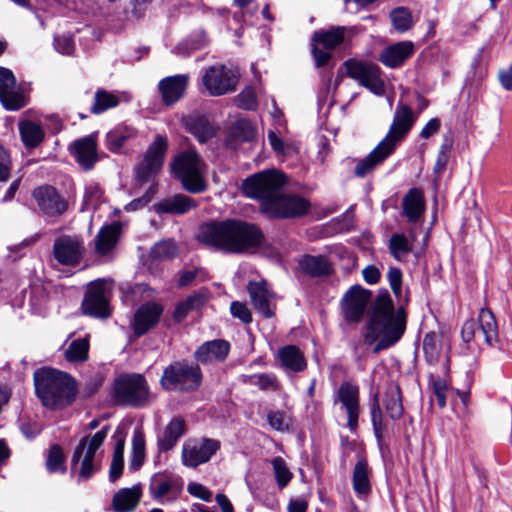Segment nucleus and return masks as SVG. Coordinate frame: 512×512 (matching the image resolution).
<instances>
[{
    "instance_id": "f257e3e1",
    "label": "nucleus",
    "mask_w": 512,
    "mask_h": 512,
    "mask_svg": "<svg viewBox=\"0 0 512 512\" xmlns=\"http://www.w3.org/2000/svg\"><path fill=\"white\" fill-rule=\"evenodd\" d=\"M341 308L344 318L353 323L359 322L367 312L364 342L372 345L378 341L375 352L396 344L406 330V307L402 303L395 307L387 291L372 299L370 290H347Z\"/></svg>"
},
{
    "instance_id": "f03ea898",
    "label": "nucleus",
    "mask_w": 512,
    "mask_h": 512,
    "mask_svg": "<svg viewBox=\"0 0 512 512\" xmlns=\"http://www.w3.org/2000/svg\"><path fill=\"white\" fill-rule=\"evenodd\" d=\"M285 183L284 174L266 170L246 178L242 191L247 197L258 200L262 211L270 216L290 218L305 214L309 203L299 196L284 194L282 188Z\"/></svg>"
},
{
    "instance_id": "7ed1b4c3",
    "label": "nucleus",
    "mask_w": 512,
    "mask_h": 512,
    "mask_svg": "<svg viewBox=\"0 0 512 512\" xmlns=\"http://www.w3.org/2000/svg\"><path fill=\"white\" fill-rule=\"evenodd\" d=\"M197 239L207 247L228 254L254 253L264 244V234L254 223L229 219L202 224Z\"/></svg>"
},
{
    "instance_id": "20e7f679",
    "label": "nucleus",
    "mask_w": 512,
    "mask_h": 512,
    "mask_svg": "<svg viewBox=\"0 0 512 512\" xmlns=\"http://www.w3.org/2000/svg\"><path fill=\"white\" fill-rule=\"evenodd\" d=\"M417 118L418 114L408 104L398 102L387 134L366 157L357 162L355 176L365 177L391 156L407 137Z\"/></svg>"
},
{
    "instance_id": "39448f33",
    "label": "nucleus",
    "mask_w": 512,
    "mask_h": 512,
    "mask_svg": "<svg viewBox=\"0 0 512 512\" xmlns=\"http://www.w3.org/2000/svg\"><path fill=\"white\" fill-rule=\"evenodd\" d=\"M33 378L36 394L45 407H65L75 399L76 382L69 374L44 367L37 369Z\"/></svg>"
},
{
    "instance_id": "423d86ee",
    "label": "nucleus",
    "mask_w": 512,
    "mask_h": 512,
    "mask_svg": "<svg viewBox=\"0 0 512 512\" xmlns=\"http://www.w3.org/2000/svg\"><path fill=\"white\" fill-rule=\"evenodd\" d=\"M110 426L106 425L93 436L83 437L76 446L71 458V473L76 472L77 465V483L89 480L96 473L100 465L96 460V452L107 437Z\"/></svg>"
},
{
    "instance_id": "0eeeda50",
    "label": "nucleus",
    "mask_w": 512,
    "mask_h": 512,
    "mask_svg": "<svg viewBox=\"0 0 512 512\" xmlns=\"http://www.w3.org/2000/svg\"><path fill=\"white\" fill-rule=\"evenodd\" d=\"M111 399L118 406L141 408L149 400V385L141 374H120L113 381Z\"/></svg>"
},
{
    "instance_id": "6e6552de",
    "label": "nucleus",
    "mask_w": 512,
    "mask_h": 512,
    "mask_svg": "<svg viewBox=\"0 0 512 512\" xmlns=\"http://www.w3.org/2000/svg\"><path fill=\"white\" fill-rule=\"evenodd\" d=\"M203 381L200 366L187 360H178L164 368L160 384L166 391L195 392Z\"/></svg>"
},
{
    "instance_id": "1a4fd4ad",
    "label": "nucleus",
    "mask_w": 512,
    "mask_h": 512,
    "mask_svg": "<svg viewBox=\"0 0 512 512\" xmlns=\"http://www.w3.org/2000/svg\"><path fill=\"white\" fill-rule=\"evenodd\" d=\"M172 171L186 191L201 193L206 190L205 164L195 150L180 153L172 163Z\"/></svg>"
},
{
    "instance_id": "9d476101",
    "label": "nucleus",
    "mask_w": 512,
    "mask_h": 512,
    "mask_svg": "<svg viewBox=\"0 0 512 512\" xmlns=\"http://www.w3.org/2000/svg\"><path fill=\"white\" fill-rule=\"evenodd\" d=\"M166 151L167 139L162 136H157L153 143L148 147L142 161L135 168L136 180L139 183H151V186L147 191L145 203L149 202L155 194V179L163 167Z\"/></svg>"
},
{
    "instance_id": "9b49d317",
    "label": "nucleus",
    "mask_w": 512,
    "mask_h": 512,
    "mask_svg": "<svg viewBox=\"0 0 512 512\" xmlns=\"http://www.w3.org/2000/svg\"><path fill=\"white\" fill-rule=\"evenodd\" d=\"M356 32L355 27L331 26L328 29H320L312 36V53L317 67L324 66L331 58V51L352 37Z\"/></svg>"
},
{
    "instance_id": "f8f14e48",
    "label": "nucleus",
    "mask_w": 512,
    "mask_h": 512,
    "mask_svg": "<svg viewBox=\"0 0 512 512\" xmlns=\"http://www.w3.org/2000/svg\"><path fill=\"white\" fill-rule=\"evenodd\" d=\"M202 84L210 96H222L236 90L238 76L225 65H213L204 70Z\"/></svg>"
},
{
    "instance_id": "ddd939ff",
    "label": "nucleus",
    "mask_w": 512,
    "mask_h": 512,
    "mask_svg": "<svg viewBox=\"0 0 512 512\" xmlns=\"http://www.w3.org/2000/svg\"><path fill=\"white\" fill-rule=\"evenodd\" d=\"M32 197L37 206L36 211L46 219L59 218L68 209V201L51 185L35 188Z\"/></svg>"
},
{
    "instance_id": "4468645a",
    "label": "nucleus",
    "mask_w": 512,
    "mask_h": 512,
    "mask_svg": "<svg viewBox=\"0 0 512 512\" xmlns=\"http://www.w3.org/2000/svg\"><path fill=\"white\" fill-rule=\"evenodd\" d=\"M345 66L349 77L357 80L373 94L381 96L385 93V84L381 78V69L377 64L346 61Z\"/></svg>"
},
{
    "instance_id": "2eb2a0df",
    "label": "nucleus",
    "mask_w": 512,
    "mask_h": 512,
    "mask_svg": "<svg viewBox=\"0 0 512 512\" xmlns=\"http://www.w3.org/2000/svg\"><path fill=\"white\" fill-rule=\"evenodd\" d=\"M84 254L83 241L77 236L62 235L54 240L52 256L59 265L75 267L81 263Z\"/></svg>"
},
{
    "instance_id": "dca6fc26",
    "label": "nucleus",
    "mask_w": 512,
    "mask_h": 512,
    "mask_svg": "<svg viewBox=\"0 0 512 512\" xmlns=\"http://www.w3.org/2000/svg\"><path fill=\"white\" fill-rule=\"evenodd\" d=\"M340 403L347 414V427L351 432L358 428L360 415V390L357 384L344 381L334 394V404Z\"/></svg>"
},
{
    "instance_id": "f3484780",
    "label": "nucleus",
    "mask_w": 512,
    "mask_h": 512,
    "mask_svg": "<svg viewBox=\"0 0 512 512\" xmlns=\"http://www.w3.org/2000/svg\"><path fill=\"white\" fill-rule=\"evenodd\" d=\"M164 313V306L156 301L142 303L134 312L130 328L139 338L154 329L160 322Z\"/></svg>"
},
{
    "instance_id": "a211bd4d",
    "label": "nucleus",
    "mask_w": 512,
    "mask_h": 512,
    "mask_svg": "<svg viewBox=\"0 0 512 512\" xmlns=\"http://www.w3.org/2000/svg\"><path fill=\"white\" fill-rule=\"evenodd\" d=\"M182 488L183 483L180 478L163 472L156 473L151 477L148 490L154 500L163 502L164 498L169 501L176 499Z\"/></svg>"
},
{
    "instance_id": "6ab92c4d",
    "label": "nucleus",
    "mask_w": 512,
    "mask_h": 512,
    "mask_svg": "<svg viewBox=\"0 0 512 512\" xmlns=\"http://www.w3.org/2000/svg\"><path fill=\"white\" fill-rule=\"evenodd\" d=\"M0 102L7 110H19L26 105L24 94L17 89L13 72L0 66Z\"/></svg>"
},
{
    "instance_id": "aec40b11",
    "label": "nucleus",
    "mask_w": 512,
    "mask_h": 512,
    "mask_svg": "<svg viewBox=\"0 0 512 512\" xmlns=\"http://www.w3.org/2000/svg\"><path fill=\"white\" fill-rule=\"evenodd\" d=\"M219 448V441L209 438L203 439L200 443H186L182 449V462L187 467L196 468L209 461Z\"/></svg>"
},
{
    "instance_id": "412c9836",
    "label": "nucleus",
    "mask_w": 512,
    "mask_h": 512,
    "mask_svg": "<svg viewBox=\"0 0 512 512\" xmlns=\"http://www.w3.org/2000/svg\"><path fill=\"white\" fill-rule=\"evenodd\" d=\"M415 52L412 41H399L385 47L379 54L378 60L390 69L402 67Z\"/></svg>"
},
{
    "instance_id": "4be33fe9",
    "label": "nucleus",
    "mask_w": 512,
    "mask_h": 512,
    "mask_svg": "<svg viewBox=\"0 0 512 512\" xmlns=\"http://www.w3.org/2000/svg\"><path fill=\"white\" fill-rule=\"evenodd\" d=\"M77 163L86 171L91 170L98 161L97 143L94 135L75 140L69 147Z\"/></svg>"
},
{
    "instance_id": "5701e85b",
    "label": "nucleus",
    "mask_w": 512,
    "mask_h": 512,
    "mask_svg": "<svg viewBox=\"0 0 512 512\" xmlns=\"http://www.w3.org/2000/svg\"><path fill=\"white\" fill-rule=\"evenodd\" d=\"M106 291L87 290L81 305L85 315L102 319L111 316L110 299Z\"/></svg>"
},
{
    "instance_id": "b1692460",
    "label": "nucleus",
    "mask_w": 512,
    "mask_h": 512,
    "mask_svg": "<svg viewBox=\"0 0 512 512\" xmlns=\"http://www.w3.org/2000/svg\"><path fill=\"white\" fill-rule=\"evenodd\" d=\"M230 344L222 339L211 340L200 345L194 352L196 364L222 362L228 356Z\"/></svg>"
},
{
    "instance_id": "393cba45",
    "label": "nucleus",
    "mask_w": 512,
    "mask_h": 512,
    "mask_svg": "<svg viewBox=\"0 0 512 512\" xmlns=\"http://www.w3.org/2000/svg\"><path fill=\"white\" fill-rule=\"evenodd\" d=\"M189 77L186 74H178L168 76L162 79L158 88L162 96V100L166 105H172L179 101L187 88Z\"/></svg>"
},
{
    "instance_id": "a878e982",
    "label": "nucleus",
    "mask_w": 512,
    "mask_h": 512,
    "mask_svg": "<svg viewBox=\"0 0 512 512\" xmlns=\"http://www.w3.org/2000/svg\"><path fill=\"white\" fill-rule=\"evenodd\" d=\"M299 267L313 278L328 277L334 271L331 262L323 255H304L299 261Z\"/></svg>"
},
{
    "instance_id": "bb28decb",
    "label": "nucleus",
    "mask_w": 512,
    "mask_h": 512,
    "mask_svg": "<svg viewBox=\"0 0 512 512\" xmlns=\"http://www.w3.org/2000/svg\"><path fill=\"white\" fill-rule=\"evenodd\" d=\"M196 207V202L193 198L176 194L161 200L154 205V210L157 214H184Z\"/></svg>"
},
{
    "instance_id": "cd10ccee",
    "label": "nucleus",
    "mask_w": 512,
    "mask_h": 512,
    "mask_svg": "<svg viewBox=\"0 0 512 512\" xmlns=\"http://www.w3.org/2000/svg\"><path fill=\"white\" fill-rule=\"evenodd\" d=\"M142 495L139 484L131 488L118 490L112 498V506L115 512H131L138 505Z\"/></svg>"
},
{
    "instance_id": "c85d7f7f",
    "label": "nucleus",
    "mask_w": 512,
    "mask_h": 512,
    "mask_svg": "<svg viewBox=\"0 0 512 512\" xmlns=\"http://www.w3.org/2000/svg\"><path fill=\"white\" fill-rule=\"evenodd\" d=\"M185 433V421L174 417L165 427L162 435L158 436L157 445L160 451L171 450Z\"/></svg>"
},
{
    "instance_id": "c756f323",
    "label": "nucleus",
    "mask_w": 512,
    "mask_h": 512,
    "mask_svg": "<svg viewBox=\"0 0 512 512\" xmlns=\"http://www.w3.org/2000/svg\"><path fill=\"white\" fill-rule=\"evenodd\" d=\"M371 472L365 459H359L353 469L352 486L359 498H365L371 493Z\"/></svg>"
},
{
    "instance_id": "7c9ffc66",
    "label": "nucleus",
    "mask_w": 512,
    "mask_h": 512,
    "mask_svg": "<svg viewBox=\"0 0 512 512\" xmlns=\"http://www.w3.org/2000/svg\"><path fill=\"white\" fill-rule=\"evenodd\" d=\"M278 358L281 366L290 371L302 372L306 369L307 362L304 354L294 345H287L279 349Z\"/></svg>"
},
{
    "instance_id": "2f4dec72",
    "label": "nucleus",
    "mask_w": 512,
    "mask_h": 512,
    "mask_svg": "<svg viewBox=\"0 0 512 512\" xmlns=\"http://www.w3.org/2000/svg\"><path fill=\"white\" fill-rule=\"evenodd\" d=\"M403 212L410 222H417L425 209L423 193L417 188L410 189L402 201Z\"/></svg>"
},
{
    "instance_id": "473e14b6",
    "label": "nucleus",
    "mask_w": 512,
    "mask_h": 512,
    "mask_svg": "<svg viewBox=\"0 0 512 512\" xmlns=\"http://www.w3.org/2000/svg\"><path fill=\"white\" fill-rule=\"evenodd\" d=\"M254 309L265 318L275 315L276 295L271 290H249Z\"/></svg>"
},
{
    "instance_id": "72a5a7b5",
    "label": "nucleus",
    "mask_w": 512,
    "mask_h": 512,
    "mask_svg": "<svg viewBox=\"0 0 512 512\" xmlns=\"http://www.w3.org/2000/svg\"><path fill=\"white\" fill-rule=\"evenodd\" d=\"M478 326L486 344L493 346L498 343V325L491 310L487 308L480 310Z\"/></svg>"
},
{
    "instance_id": "f704fd0d",
    "label": "nucleus",
    "mask_w": 512,
    "mask_h": 512,
    "mask_svg": "<svg viewBox=\"0 0 512 512\" xmlns=\"http://www.w3.org/2000/svg\"><path fill=\"white\" fill-rule=\"evenodd\" d=\"M120 233V225L113 223L103 227L96 237V251L100 255H106L116 245Z\"/></svg>"
},
{
    "instance_id": "c9c22d12",
    "label": "nucleus",
    "mask_w": 512,
    "mask_h": 512,
    "mask_svg": "<svg viewBox=\"0 0 512 512\" xmlns=\"http://www.w3.org/2000/svg\"><path fill=\"white\" fill-rule=\"evenodd\" d=\"M177 254V248L173 241L164 240L156 243L148 254L149 266L173 259Z\"/></svg>"
},
{
    "instance_id": "e433bc0d",
    "label": "nucleus",
    "mask_w": 512,
    "mask_h": 512,
    "mask_svg": "<svg viewBox=\"0 0 512 512\" xmlns=\"http://www.w3.org/2000/svg\"><path fill=\"white\" fill-rule=\"evenodd\" d=\"M89 356V336L73 340L64 351V357L71 363H82Z\"/></svg>"
},
{
    "instance_id": "4c0bfd02",
    "label": "nucleus",
    "mask_w": 512,
    "mask_h": 512,
    "mask_svg": "<svg viewBox=\"0 0 512 512\" xmlns=\"http://www.w3.org/2000/svg\"><path fill=\"white\" fill-rule=\"evenodd\" d=\"M391 255L398 261H406L412 252V242L400 233H394L389 240Z\"/></svg>"
},
{
    "instance_id": "58836bf2",
    "label": "nucleus",
    "mask_w": 512,
    "mask_h": 512,
    "mask_svg": "<svg viewBox=\"0 0 512 512\" xmlns=\"http://www.w3.org/2000/svg\"><path fill=\"white\" fill-rule=\"evenodd\" d=\"M19 131L21 139L27 147H36L44 138V132L40 125L32 121L22 122Z\"/></svg>"
},
{
    "instance_id": "ea45409f",
    "label": "nucleus",
    "mask_w": 512,
    "mask_h": 512,
    "mask_svg": "<svg viewBox=\"0 0 512 512\" xmlns=\"http://www.w3.org/2000/svg\"><path fill=\"white\" fill-rule=\"evenodd\" d=\"M385 409L389 417L398 420L403 415V404L399 387H392L385 394Z\"/></svg>"
},
{
    "instance_id": "a19ab883",
    "label": "nucleus",
    "mask_w": 512,
    "mask_h": 512,
    "mask_svg": "<svg viewBox=\"0 0 512 512\" xmlns=\"http://www.w3.org/2000/svg\"><path fill=\"white\" fill-rule=\"evenodd\" d=\"M190 132L200 143H205L215 135L214 127L205 117L193 118L188 123Z\"/></svg>"
},
{
    "instance_id": "79ce46f5",
    "label": "nucleus",
    "mask_w": 512,
    "mask_h": 512,
    "mask_svg": "<svg viewBox=\"0 0 512 512\" xmlns=\"http://www.w3.org/2000/svg\"><path fill=\"white\" fill-rule=\"evenodd\" d=\"M243 382L249 385L257 386L263 391H277L280 388V384L276 376L271 373L246 375L243 376Z\"/></svg>"
},
{
    "instance_id": "37998d69",
    "label": "nucleus",
    "mask_w": 512,
    "mask_h": 512,
    "mask_svg": "<svg viewBox=\"0 0 512 512\" xmlns=\"http://www.w3.org/2000/svg\"><path fill=\"white\" fill-rule=\"evenodd\" d=\"M119 104V98L112 92L104 89H98L94 96V103L91 112L101 114L110 108H114Z\"/></svg>"
},
{
    "instance_id": "c03bdc74",
    "label": "nucleus",
    "mask_w": 512,
    "mask_h": 512,
    "mask_svg": "<svg viewBox=\"0 0 512 512\" xmlns=\"http://www.w3.org/2000/svg\"><path fill=\"white\" fill-rule=\"evenodd\" d=\"M423 352L428 363L437 362L441 353V338L436 332H429L424 336Z\"/></svg>"
},
{
    "instance_id": "a18cd8bd",
    "label": "nucleus",
    "mask_w": 512,
    "mask_h": 512,
    "mask_svg": "<svg viewBox=\"0 0 512 512\" xmlns=\"http://www.w3.org/2000/svg\"><path fill=\"white\" fill-rule=\"evenodd\" d=\"M234 285H245L246 288H264L267 285L265 279L252 270L241 268L234 277Z\"/></svg>"
},
{
    "instance_id": "49530a36",
    "label": "nucleus",
    "mask_w": 512,
    "mask_h": 512,
    "mask_svg": "<svg viewBox=\"0 0 512 512\" xmlns=\"http://www.w3.org/2000/svg\"><path fill=\"white\" fill-rule=\"evenodd\" d=\"M392 25L399 33L408 31L413 24L412 15L405 7H398L390 12Z\"/></svg>"
},
{
    "instance_id": "de8ad7c7",
    "label": "nucleus",
    "mask_w": 512,
    "mask_h": 512,
    "mask_svg": "<svg viewBox=\"0 0 512 512\" xmlns=\"http://www.w3.org/2000/svg\"><path fill=\"white\" fill-rule=\"evenodd\" d=\"M46 468L50 473L66 471L65 455L60 445L54 444L50 447L46 459Z\"/></svg>"
},
{
    "instance_id": "09e8293b",
    "label": "nucleus",
    "mask_w": 512,
    "mask_h": 512,
    "mask_svg": "<svg viewBox=\"0 0 512 512\" xmlns=\"http://www.w3.org/2000/svg\"><path fill=\"white\" fill-rule=\"evenodd\" d=\"M275 479L280 489L286 487L292 479L293 474L290 472L285 460L277 456L271 461Z\"/></svg>"
},
{
    "instance_id": "8fccbe9b",
    "label": "nucleus",
    "mask_w": 512,
    "mask_h": 512,
    "mask_svg": "<svg viewBox=\"0 0 512 512\" xmlns=\"http://www.w3.org/2000/svg\"><path fill=\"white\" fill-rule=\"evenodd\" d=\"M208 279V274L201 268L184 270L179 273L178 285L180 287L185 286H197Z\"/></svg>"
},
{
    "instance_id": "3c124183",
    "label": "nucleus",
    "mask_w": 512,
    "mask_h": 512,
    "mask_svg": "<svg viewBox=\"0 0 512 512\" xmlns=\"http://www.w3.org/2000/svg\"><path fill=\"white\" fill-rule=\"evenodd\" d=\"M103 192L96 183H90L85 187L81 211L94 209L100 203Z\"/></svg>"
},
{
    "instance_id": "603ef678",
    "label": "nucleus",
    "mask_w": 512,
    "mask_h": 512,
    "mask_svg": "<svg viewBox=\"0 0 512 512\" xmlns=\"http://www.w3.org/2000/svg\"><path fill=\"white\" fill-rule=\"evenodd\" d=\"M128 137V131L121 128L114 129L106 135V146L109 150L117 152L123 147Z\"/></svg>"
},
{
    "instance_id": "864d4df0",
    "label": "nucleus",
    "mask_w": 512,
    "mask_h": 512,
    "mask_svg": "<svg viewBox=\"0 0 512 512\" xmlns=\"http://www.w3.org/2000/svg\"><path fill=\"white\" fill-rule=\"evenodd\" d=\"M371 422L375 437L377 438L378 442H380L382 439L384 425L382 421V410L377 397L374 399L371 407Z\"/></svg>"
},
{
    "instance_id": "5fc2aeb1",
    "label": "nucleus",
    "mask_w": 512,
    "mask_h": 512,
    "mask_svg": "<svg viewBox=\"0 0 512 512\" xmlns=\"http://www.w3.org/2000/svg\"><path fill=\"white\" fill-rule=\"evenodd\" d=\"M452 147V142L450 140H445L444 143L441 145L436 163L434 166V172L438 175L442 174L448 164L449 158H450V150Z\"/></svg>"
},
{
    "instance_id": "6e6d98bb",
    "label": "nucleus",
    "mask_w": 512,
    "mask_h": 512,
    "mask_svg": "<svg viewBox=\"0 0 512 512\" xmlns=\"http://www.w3.org/2000/svg\"><path fill=\"white\" fill-rule=\"evenodd\" d=\"M230 313L234 318L239 319L244 324L252 322V314L245 303L232 301L230 304Z\"/></svg>"
},
{
    "instance_id": "4d7b16f0",
    "label": "nucleus",
    "mask_w": 512,
    "mask_h": 512,
    "mask_svg": "<svg viewBox=\"0 0 512 512\" xmlns=\"http://www.w3.org/2000/svg\"><path fill=\"white\" fill-rule=\"evenodd\" d=\"M233 132L236 136L241 137L245 141H249L254 137L252 123L247 119L237 120L233 125Z\"/></svg>"
},
{
    "instance_id": "13d9d810",
    "label": "nucleus",
    "mask_w": 512,
    "mask_h": 512,
    "mask_svg": "<svg viewBox=\"0 0 512 512\" xmlns=\"http://www.w3.org/2000/svg\"><path fill=\"white\" fill-rule=\"evenodd\" d=\"M54 47L57 52L63 55H72L75 49L74 41L70 35L55 36Z\"/></svg>"
},
{
    "instance_id": "bf43d9fd",
    "label": "nucleus",
    "mask_w": 512,
    "mask_h": 512,
    "mask_svg": "<svg viewBox=\"0 0 512 512\" xmlns=\"http://www.w3.org/2000/svg\"><path fill=\"white\" fill-rule=\"evenodd\" d=\"M198 301L196 297H189L187 300L179 303L173 313V318L180 322L183 320L189 311H191L195 307V302Z\"/></svg>"
},
{
    "instance_id": "052dcab7",
    "label": "nucleus",
    "mask_w": 512,
    "mask_h": 512,
    "mask_svg": "<svg viewBox=\"0 0 512 512\" xmlns=\"http://www.w3.org/2000/svg\"><path fill=\"white\" fill-rule=\"evenodd\" d=\"M11 158L8 152L0 145V182L8 180L11 171Z\"/></svg>"
},
{
    "instance_id": "680f3d73",
    "label": "nucleus",
    "mask_w": 512,
    "mask_h": 512,
    "mask_svg": "<svg viewBox=\"0 0 512 512\" xmlns=\"http://www.w3.org/2000/svg\"><path fill=\"white\" fill-rule=\"evenodd\" d=\"M187 491L194 497H197L203 501L210 502L212 499V493L205 486L199 483H189Z\"/></svg>"
},
{
    "instance_id": "e2e57ef3",
    "label": "nucleus",
    "mask_w": 512,
    "mask_h": 512,
    "mask_svg": "<svg viewBox=\"0 0 512 512\" xmlns=\"http://www.w3.org/2000/svg\"><path fill=\"white\" fill-rule=\"evenodd\" d=\"M238 107L245 110H252L256 107L254 93L251 90L242 91L236 98Z\"/></svg>"
},
{
    "instance_id": "0e129e2a",
    "label": "nucleus",
    "mask_w": 512,
    "mask_h": 512,
    "mask_svg": "<svg viewBox=\"0 0 512 512\" xmlns=\"http://www.w3.org/2000/svg\"><path fill=\"white\" fill-rule=\"evenodd\" d=\"M267 418L270 426L275 430L284 431L288 427L285 423L284 414L280 411L270 412Z\"/></svg>"
},
{
    "instance_id": "69168bd1",
    "label": "nucleus",
    "mask_w": 512,
    "mask_h": 512,
    "mask_svg": "<svg viewBox=\"0 0 512 512\" xmlns=\"http://www.w3.org/2000/svg\"><path fill=\"white\" fill-rule=\"evenodd\" d=\"M477 324L474 320L464 322L461 329V337L465 343H470L476 337Z\"/></svg>"
},
{
    "instance_id": "338daca9",
    "label": "nucleus",
    "mask_w": 512,
    "mask_h": 512,
    "mask_svg": "<svg viewBox=\"0 0 512 512\" xmlns=\"http://www.w3.org/2000/svg\"><path fill=\"white\" fill-rule=\"evenodd\" d=\"M440 120L438 118L430 119L420 132L422 139H428L432 135L436 134L440 129Z\"/></svg>"
},
{
    "instance_id": "774afa93",
    "label": "nucleus",
    "mask_w": 512,
    "mask_h": 512,
    "mask_svg": "<svg viewBox=\"0 0 512 512\" xmlns=\"http://www.w3.org/2000/svg\"><path fill=\"white\" fill-rule=\"evenodd\" d=\"M498 79L501 84V86L505 90H512V64L506 68L501 69L498 73Z\"/></svg>"
}]
</instances>
